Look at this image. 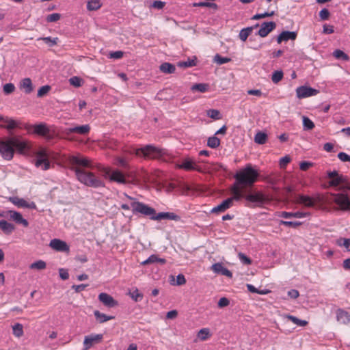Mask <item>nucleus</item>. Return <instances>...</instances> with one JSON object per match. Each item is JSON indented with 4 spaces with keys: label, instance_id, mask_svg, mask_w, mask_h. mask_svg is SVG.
Masks as SVG:
<instances>
[{
    "label": "nucleus",
    "instance_id": "nucleus-1",
    "mask_svg": "<svg viewBox=\"0 0 350 350\" xmlns=\"http://www.w3.org/2000/svg\"><path fill=\"white\" fill-rule=\"evenodd\" d=\"M258 176L257 170L249 164L237 172L234 176L235 178V182L232 185L234 190H237L241 196V200L244 198L247 201V206L252 207L249 203L254 204V206H261L268 200L267 196L261 192H250L249 189L256 182Z\"/></svg>",
    "mask_w": 350,
    "mask_h": 350
},
{
    "label": "nucleus",
    "instance_id": "nucleus-2",
    "mask_svg": "<svg viewBox=\"0 0 350 350\" xmlns=\"http://www.w3.org/2000/svg\"><path fill=\"white\" fill-rule=\"evenodd\" d=\"M68 162L72 165L71 170L75 172L77 178L80 183L88 187L94 188L105 187L103 181L98 178L94 173L77 167L82 166L84 167H91V161L88 158L72 155L69 157Z\"/></svg>",
    "mask_w": 350,
    "mask_h": 350
},
{
    "label": "nucleus",
    "instance_id": "nucleus-3",
    "mask_svg": "<svg viewBox=\"0 0 350 350\" xmlns=\"http://www.w3.org/2000/svg\"><path fill=\"white\" fill-rule=\"evenodd\" d=\"M27 147L26 142L16 137H8L3 141H0V152L2 157L8 161L13 158L15 149L23 152Z\"/></svg>",
    "mask_w": 350,
    "mask_h": 350
},
{
    "label": "nucleus",
    "instance_id": "nucleus-4",
    "mask_svg": "<svg viewBox=\"0 0 350 350\" xmlns=\"http://www.w3.org/2000/svg\"><path fill=\"white\" fill-rule=\"evenodd\" d=\"M135 153L138 157H143L146 159H159L163 154V150L153 146L147 145L143 148L135 149Z\"/></svg>",
    "mask_w": 350,
    "mask_h": 350
},
{
    "label": "nucleus",
    "instance_id": "nucleus-5",
    "mask_svg": "<svg viewBox=\"0 0 350 350\" xmlns=\"http://www.w3.org/2000/svg\"><path fill=\"white\" fill-rule=\"evenodd\" d=\"M231 193L232 194V197L226 199L221 204L213 207L211 212L212 213H224L227 209L230 208L232 206L234 200H235V201L241 200V196L239 194V193L237 190H235V191L234 190L233 185L231 187Z\"/></svg>",
    "mask_w": 350,
    "mask_h": 350
},
{
    "label": "nucleus",
    "instance_id": "nucleus-6",
    "mask_svg": "<svg viewBox=\"0 0 350 350\" xmlns=\"http://www.w3.org/2000/svg\"><path fill=\"white\" fill-rule=\"evenodd\" d=\"M330 200L338 206L342 211H350V196L343 193H330Z\"/></svg>",
    "mask_w": 350,
    "mask_h": 350
},
{
    "label": "nucleus",
    "instance_id": "nucleus-7",
    "mask_svg": "<svg viewBox=\"0 0 350 350\" xmlns=\"http://www.w3.org/2000/svg\"><path fill=\"white\" fill-rule=\"evenodd\" d=\"M131 206L132 207L133 214L141 213L146 216H150L151 219L152 217L156 214V211L154 208L145 204L143 202L135 201L131 203Z\"/></svg>",
    "mask_w": 350,
    "mask_h": 350
},
{
    "label": "nucleus",
    "instance_id": "nucleus-8",
    "mask_svg": "<svg viewBox=\"0 0 350 350\" xmlns=\"http://www.w3.org/2000/svg\"><path fill=\"white\" fill-rule=\"evenodd\" d=\"M327 177L331 179L329 182L331 187H338L340 185H347L348 183L347 176L339 175L336 170L327 172Z\"/></svg>",
    "mask_w": 350,
    "mask_h": 350
},
{
    "label": "nucleus",
    "instance_id": "nucleus-9",
    "mask_svg": "<svg viewBox=\"0 0 350 350\" xmlns=\"http://www.w3.org/2000/svg\"><path fill=\"white\" fill-rule=\"evenodd\" d=\"M177 167L186 171L196 170L199 172H203L202 168L196 165V162L189 157L183 159L182 163L177 165Z\"/></svg>",
    "mask_w": 350,
    "mask_h": 350
},
{
    "label": "nucleus",
    "instance_id": "nucleus-10",
    "mask_svg": "<svg viewBox=\"0 0 350 350\" xmlns=\"http://www.w3.org/2000/svg\"><path fill=\"white\" fill-rule=\"evenodd\" d=\"M319 91L317 89L308 87L299 86L296 89V94L298 98H304L309 96L317 95Z\"/></svg>",
    "mask_w": 350,
    "mask_h": 350
},
{
    "label": "nucleus",
    "instance_id": "nucleus-11",
    "mask_svg": "<svg viewBox=\"0 0 350 350\" xmlns=\"http://www.w3.org/2000/svg\"><path fill=\"white\" fill-rule=\"evenodd\" d=\"M98 300L103 303V304L108 308H114L118 305V302L113 299V297L106 293H101L98 295Z\"/></svg>",
    "mask_w": 350,
    "mask_h": 350
},
{
    "label": "nucleus",
    "instance_id": "nucleus-12",
    "mask_svg": "<svg viewBox=\"0 0 350 350\" xmlns=\"http://www.w3.org/2000/svg\"><path fill=\"white\" fill-rule=\"evenodd\" d=\"M35 165L38 167H40L43 170L49 169L50 162L47 158V155L44 151H40L38 153Z\"/></svg>",
    "mask_w": 350,
    "mask_h": 350
},
{
    "label": "nucleus",
    "instance_id": "nucleus-13",
    "mask_svg": "<svg viewBox=\"0 0 350 350\" xmlns=\"http://www.w3.org/2000/svg\"><path fill=\"white\" fill-rule=\"evenodd\" d=\"M275 27L276 24L275 22H264L261 24L257 34L262 38L266 37L270 32L275 29Z\"/></svg>",
    "mask_w": 350,
    "mask_h": 350
},
{
    "label": "nucleus",
    "instance_id": "nucleus-14",
    "mask_svg": "<svg viewBox=\"0 0 350 350\" xmlns=\"http://www.w3.org/2000/svg\"><path fill=\"white\" fill-rule=\"evenodd\" d=\"M49 246L57 252H69L68 244L60 239H53L50 241Z\"/></svg>",
    "mask_w": 350,
    "mask_h": 350
},
{
    "label": "nucleus",
    "instance_id": "nucleus-15",
    "mask_svg": "<svg viewBox=\"0 0 350 350\" xmlns=\"http://www.w3.org/2000/svg\"><path fill=\"white\" fill-rule=\"evenodd\" d=\"M18 126V124L14 120L8 117L0 115V128L12 130Z\"/></svg>",
    "mask_w": 350,
    "mask_h": 350
},
{
    "label": "nucleus",
    "instance_id": "nucleus-16",
    "mask_svg": "<svg viewBox=\"0 0 350 350\" xmlns=\"http://www.w3.org/2000/svg\"><path fill=\"white\" fill-rule=\"evenodd\" d=\"M109 172V170H107L106 174H109V178L111 181L116 182L120 184H126L127 183L124 174L120 170H113L110 174Z\"/></svg>",
    "mask_w": 350,
    "mask_h": 350
},
{
    "label": "nucleus",
    "instance_id": "nucleus-17",
    "mask_svg": "<svg viewBox=\"0 0 350 350\" xmlns=\"http://www.w3.org/2000/svg\"><path fill=\"white\" fill-rule=\"evenodd\" d=\"M90 126L88 124L77 126L74 127L66 128L64 133L67 135L70 133H78L81 135H85L89 133Z\"/></svg>",
    "mask_w": 350,
    "mask_h": 350
},
{
    "label": "nucleus",
    "instance_id": "nucleus-18",
    "mask_svg": "<svg viewBox=\"0 0 350 350\" xmlns=\"http://www.w3.org/2000/svg\"><path fill=\"white\" fill-rule=\"evenodd\" d=\"M103 338L102 334H92L86 336L84 339L83 345L85 349H89L94 344L98 343Z\"/></svg>",
    "mask_w": 350,
    "mask_h": 350
},
{
    "label": "nucleus",
    "instance_id": "nucleus-19",
    "mask_svg": "<svg viewBox=\"0 0 350 350\" xmlns=\"http://www.w3.org/2000/svg\"><path fill=\"white\" fill-rule=\"evenodd\" d=\"M152 220H161V219H169V220H174L179 221L180 219V217L174 213L171 212H161L158 214H155L154 216L152 217Z\"/></svg>",
    "mask_w": 350,
    "mask_h": 350
},
{
    "label": "nucleus",
    "instance_id": "nucleus-20",
    "mask_svg": "<svg viewBox=\"0 0 350 350\" xmlns=\"http://www.w3.org/2000/svg\"><path fill=\"white\" fill-rule=\"evenodd\" d=\"M211 269L216 273L221 274L222 275L227 276L230 278L232 277V272L227 268L223 266L221 263H215L211 266Z\"/></svg>",
    "mask_w": 350,
    "mask_h": 350
},
{
    "label": "nucleus",
    "instance_id": "nucleus-21",
    "mask_svg": "<svg viewBox=\"0 0 350 350\" xmlns=\"http://www.w3.org/2000/svg\"><path fill=\"white\" fill-rule=\"evenodd\" d=\"M336 314L337 321L345 325L350 323V313L339 308L336 310Z\"/></svg>",
    "mask_w": 350,
    "mask_h": 350
},
{
    "label": "nucleus",
    "instance_id": "nucleus-22",
    "mask_svg": "<svg viewBox=\"0 0 350 350\" xmlns=\"http://www.w3.org/2000/svg\"><path fill=\"white\" fill-rule=\"evenodd\" d=\"M296 38L297 33L295 31H284L277 37V42L280 44L283 41L295 40Z\"/></svg>",
    "mask_w": 350,
    "mask_h": 350
},
{
    "label": "nucleus",
    "instance_id": "nucleus-23",
    "mask_svg": "<svg viewBox=\"0 0 350 350\" xmlns=\"http://www.w3.org/2000/svg\"><path fill=\"white\" fill-rule=\"evenodd\" d=\"M8 213L10 218L13 219L14 221H16V223L22 224L25 227L28 226L29 223L27 220L24 219L20 213L15 211H9Z\"/></svg>",
    "mask_w": 350,
    "mask_h": 350
},
{
    "label": "nucleus",
    "instance_id": "nucleus-24",
    "mask_svg": "<svg viewBox=\"0 0 350 350\" xmlns=\"http://www.w3.org/2000/svg\"><path fill=\"white\" fill-rule=\"evenodd\" d=\"M297 202L306 207H313L315 205V202L313 198L308 196L301 194L298 195Z\"/></svg>",
    "mask_w": 350,
    "mask_h": 350
},
{
    "label": "nucleus",
    "instance_id": "nucleus-25",
    "mask_svg": "<svg viewBox=\"0 0 350 350\" xmlns=\"http://www.w3.org/2000/svg\"><path fill=\"white\" fill-rule=\"evenodd\" d=\"M20 88L26 94H30L33 91V85L30 78H25L20 83Z\"/></svg>",
    "mask_w": 350,
    "mask_h": 350
},
{
    "label": "nucleus",
    "instance_id": "nucleus-26",
    "mask_svg": "<svg viewBox=\"0 0 350 350\" xmlns=\"http://www.w3.org/2000/svg\"><path fill=\"white\" fill-rule=\"evenodd\" d=\"M308 215H309V213H303V212H300V211H297L295 213L283 211V212L280 213V216L282 217H284V218H291V217L302 218Z\"/></svg>",
    "mask_w": 350,
    "mask_h": 350
},
{
    "label": "nucleus",
    "instance_id": "nucleus-27",
    "mask_svg": "<svg viewBox=\"0 0 350 350\" xmlns=\"http://www.w3.org/2000/svg\"><path fill=\"white\" fill-rule=\"evenodd\" d=\"M94 317L96 319V321L99 323H103L107 321L111 320L114 319L113 316H107L105 314L101 313L98 310H95L94 312Z\"/></svg>",
    "mask_w": 350,
    "mask_h": 350
},
{
    "label": "nucleus",
    "instance_id": "nucleus-28",
    "mask_svg": "<svg viewBox=\"0 0 350 350\" xmlns=\"http://www.w3.org/2000/svg\"><path fill=\"white\" fill-rule=\"evenodd\" d=\"M160 70L163 73L172 74L176 70L175 66L172 64L165 62L161 64Z\"/></svg>",
    "mask_w": 350,
    "mask_h": 350
},
{
    "label": "nucleus",
    "instance_id": "nucleus-29",
    "mask_svg": "<svg viewBox=\"0 0 350 350\" xmlns=\"http://www.w3.org/2000/svg\"><path fill=\"white\" fill-rule=\"evenodd\" d=\"M0 228L6 234H10L14 230V226L5 220L0 221Z\"/></svg>",
    "mask_w": 350,
    "mask_h": 350
},
{
    "label": "nucleus",
    "instance_id": "nucleus-30",
    "mask_svg": "<svg viewBox=\"0 0 350 350\" xmlns=\"http://www.w3.org/2000/svg\"><path fill=\"white\" fill-rule=\"evenodd\" d=\"M267 135L265 133L261 131L258 132L254 137V142L256 144L260 145L265 144L267 142Z\"/></svg>",
    "mask_w": 350,
    "mask_h": 350
},
{
    "label": "nucleus",
    "instance_id": "nucleus-31",
    "mask_svg": "<svg viewBox=\"0 0 350 350\" xmlns=\"http://www.w3.org/2000/svg\"><path fill=\"white\" fill-rule=\"evenodd\" d=\"M9 201L18 207L25 208V206H27L26 204V201L24 199L16 196L10 197Z\"/></svg>",
    "mask_w": 350,
    "mask_h": 350
},
{
    "label": "nucleus",
    "instance_id": "nucleus-32",
    "mask_svg": "<svg viewBox=\"0 0 350 350\" xmlns=\"http://www.w3.org/2000/svg\"><path fill=\"white\" fill-rule=\"evenodd\" d=\"M33 128L34 133L38 135H45L49 132V129L44 124H36Z\"/></svg>",
    "mask_w": 350,
    "mask_h": 350
},
{
    "label": "nucleus",
    "instance_id": "nucleus-33",
    "mask_svg": "<svg viewBox=\"0 0 350 350\" xmlns=\"http://www.w3.org/2000/svg\"><path fill=\"white\" fill-rule=\"evenodd\" d=\"M253 31V27H246L242 29L239 34V37L241 40L245 42L249 37V36L252 33Z\"/></svg>",
    "mask_w": 350,
    "mask_h": 350
},
{
    "label": "nucleus",
    "instance_id": "nucleus-34",
    "mask_svg": "<svg viewBox=\"0 0 350 350\" xmlns=\"http://www.w3.org/2000/svg\"><path fill=\"white\" fill-rule=\"evenodd\" d=\"M13 334L18 338L21 337L23 334V326L21 323H16L12 326Z\"/></svg>",
    "mask_w": 350,
    "mask_h": 350
},
{
    "label": "nucleus",
    "instance_id": "nucleus-35",
    "mask_svg": "<svg viewBox=\"0 0 350 350\" xmlns=\"http://www.w3.org/2000/svg\"><path fill=\"white\" fill-rule=\"evenodd\" d=\"M101 7L100 0H88L87 8L88 10H97Z\"/></svg>",
    "mask_w": 350,
    "mask_h": 350
},
{
    "label": "nucleus",
    "instance_id": "nucleus-36",
    "mask_svg": "<svg viewBox=\"0 0 350 350\" xmlns=\"http://www.w3.org/2000/svg\"><path fill=\"white\" fill-rule=\"evenodd\" d=\"M208 84L207 83H196L192 85L191 90L192 91H198L200 92H206L208 89Z\"/></svg>",
    "mask_w": 350,
    "mask_h": 350
},
{
    "label": "nucleus",
    "instance_id": "nucleus-37",
    "mask_svg": "<svg viewBox=\"0 0 350 350\" xmlns=\"http://www.w3.org/2000/svg\"><path fill=\"white\" fill-rule=\"evenodd\" d=\"M46 267V264L44 261L42 260H37L33 263H31L29 266L31 269H38L42 270L44 269Z\"/></svg>",
    "mask_w": 350,
    "mask_h": 350
},
{
    "label": "nucleus",
    "instance_id": "nucleus-38",
    "mask_svg": "<svg viewBox=\"0 0 350 350\" xmlns=\"http://www.w3.org/2000/svg\"><path fill=\"white\" fill-rule=\"evenodd\" d=\"M336 244L338 246L345 247L348 252H350V239L340 238L337 239Z\"/></svg>",
    "mask_w": 350,
    "mask_h": 350
},
{
    "label": "nucleus",
    "instance_id": "nucleus-39",
    "mask_svg": "<svg viewBox=\"0 0 350 350\" xmlns=\"http://www.w3.org/2000/svg\"><path fill=\"white\" fill-rule=\"evenodd\" d=\"M207 145L211 148H216L220 145V140L215 136L208 137Z\"/></svg>",
    "mask_w": 350,
    "mask_h": 350
},
{
    "label": "nucleus",
    "instance_id": "nucleus-40",
    "mask_svg": "<svg viewBox=\"0 0 350 350\" xmlns=\"http://www.w3.org/2000/svg\"><path fill=\"white\" fill-rule=\"evenodd\" d=\"M196 57H195L193 59H188L187 61L180 62L178 63V66L180 68H189L195 66L196 65Z\"/></svg>",
    "mask_w": 350,
    "mask_h": 350
},
{
    "label": "nucleus",
    "instance_id": "nucleus-41",
    "mask_svg": "<svg viewBox=\"0 0 350 350\" xmlns=\"http://www.w3.org/2000/svg\"><path fill=\"white\" fill-rule=\"evenodd\" d=\"M303 126L306 131L312 130L314 128V122L306 116H303Z\"/></svg>",
    "mask_w": 350,
    "mask_h": 350
},
{
    "label": "nucleus",
    "instance_id": "nucleus-42",
    "mask_svg": "<svg viewBox=\"0 0 350 350\" xmlns=\"http://www.w3.org/2000/svg\"><path fill=\"white\" fill-rule=\"evenodd\" d=\"M230 61H231L230 58L226 57H221L219 54H216L213 58V62L217 64L218 65H222V64L228 63Z\"/></svg>",
    "mask_w": 350,
    "mask_h": 350
},
{
    "label": "nucleus",
    "instance_id": "nucleus-43",
    "mask_svg": "<svg viewBox=\"0 0 350 350\" xmlns=\"http://www.w3.org/2000/svg\"><path fill=\"white\" fill-rule=\"evenodd\" d=\"M287 318L290 319L293 323L295 324L299 325V326H306L308 325V322L306 320H301L298 319L296 317L292 316V315H288Z\"/></svg>",
    "mask_w": 350,
    "mask_h": 350
},
{
    "label": "nucleus",
    "instance_id": "nucleus-44",
    "mask_svg": "<svg viewBox=\"0 0 350 350\" xmlns=\"http://www.w3.org/2000/svg\"><path fill=\"white\" fill-rule=\"evenodd\" d=\"M333 56L336 59H341L345 61H348L349 57L348 55L344 53L340 49H336L333 52Z\"/></svg>",
    "mask_w": 350,
    "mask_h": 350
},
{
    "label": "nucleus",
    "instance_id": "nucleus-45",
    "mask_svg": "<svg viewBox=\"0 0 350 350\" xmlns=\"http://www.w3.org/2000/svg\"><path fill=\"white\" fill-rule=\"evenodd\" d=\"M210 336V331L208 328H202L198 333V337L201 340H206Z\"/></svg>",
    "mask_w": 350,
    "mask_h": 350
},
{
    "label": "nucleus",
    "instance_id": "nucleus-46",
    "mask_svg": "<svg viewBox=\"0 0 350 350\" xmlns=\"http://www.w3.org/2000/svg\"><path fill=\"white\" fill-rule=\"evenodd\" d=\"M284 74L282 70H275L273 72L271 76V80L273 83H278L283 78Z\"/></svg>",
    "mask_w": 350,
    "mask_h": 350
},
{
    "label": "nucleus",
    "instance_id": "nucleus-47",
    "mask_svg": "<svg viewBox=\"0 0 350 350\" xmlns=\"http://www.w3.org/2000/svg\"><path fill=\"white\" fill-rule=\"evenodd\" d=\"M70 84L73 85L74 87L79 88L81 86L83 79L79 77H72L69 79Z\"/></svg>",
    "mask_w": 350,
    "mask_h": 350
},
{
    "label": "nucleus",
    "instance_id": "nucleus-48",
    "mask_svg": "<svg viewBox=\"0 0 350 350\" xmlns=\"http://www.w3.org/2000/svg\"><path fill=\"white\" fill-rule=\"evenodd\" d=\"M207 115L212 119L219 120L221 118L220 112L217 109H209L207 111Z\"/></svg>",
    "mask_w": 350,
    "mask_h": 350
},
{
    "label": "nucleus",
    "instance_id": "nucleus-49",
    "mask_svg": "<svg viewBox=\"0 0 350 350\" xmlns=\"http://www.w3.org/2000/svg\"><path fill=\"white\" fill-rule=\"evenodd\" d=\"M130 296L135 301H139L143 298V295L140 293L137 288L129 293Z\"/></svg>",
    "mask_w": 350,
    "mask_h": 350
},
{
    "label": "nucleus",
    "instance_id": "nucleus-50",
    "mask_svg": "<svg viewBox=\"0 0 350 350\" xmlns=\"http://www.w3.org/2000/svg\"><path fill=\"white\" fill-rule=\"evenodd\" d=\"M301 224L300 221H284L281 220L280 221V225H283L285 226L292 227L294 228H297Z\"/></svg>",
    "mask_w": 350,
    "mask_h": 350
},
{
    "label": "nucleus",
    "instance_id": "nucleus-51",
    "mask_svg": "<svg viewBox=\"0 0 350 350\" xmlns=\"http://www.w3.org/2000/svg\"><path fill=\"white\" fill-rule=\"evenodd\" d=\"M61 16H62L61 14L59 13H53V14L48 15L46 18V21L48 23L57 22V21H59L61 18Z\"/></svg>",
    "mask_w": 350,
    "mask_h": 350
},
{
    "label": "nucleus",
    "instance_id": "nucleus-52",
    "mask_svg": "<svg viewBox=\"0 0 350 350\" xmlns=\"http://www.w3.org/2000/svg\"><path fill=\"white\" fill-rule=\"evenodd\" d=\"M50 90H51V86H49V85H46L42 86L38 90L37 96L38 97H42L44 95H46L49 92Z\"/></svg>",
    "mask_w": 350,
    "mask_h": 350
},
{
    "label": "nucleus",
    "instance_id": "nucleus-53",
    "mask_svg": "<svg viewBox=\"0 0 350 350\" xmlns=\"http://www.w3.org/2000/svg\"><path fill=\"white\" fill-rule=\"evenodd\" d=\"M274 14H275L274 11H272L271 12H265L262 14H256L252 16V20H258V19L265 18V17H269V16H273Z\"/></svg>",
    "mask_w": 350,
    "mask_h": 350
},
{
    "label": "nucleus",
    "instance_id": "nucleus-54",
    "mask_svg": "<svg viewBox=\"0 0 350 350\" xmlns=\"http://www.w3.org/2000/svg\"><path fill=\"white\" fill-rule=\"evenodd\" d=\"M238 256L241 262L243 263L244 265H248L252 263V260L243 253L239 252Z\"/></svg>",
    "mask_w": 350,
    "mask_h": 350
},
{
    "label": "nucleus",
    "instance_id": "nucleus-55",
    "mask_svg": "<svg viewBox=\"0 0 350 350\" xmlns=\"http://www.w3.org/2000/svg\"><path fill=\"white\" fill-rule=\"evenodd\" d=\"M40 39L42 40L45 43L49 44L51 46L57 44L58 40L57 38H52L51 37H44Z\"/></svg>",
    "mask_w": 350,
    "mask_h": 350
},
{
    "label": "nucleus",
    "instance_id": "nucleus-56",
    "mask_svg": "<svg viewBox=\"0 0 350 350\" xmlns=\"http://www.w3.org/2000/svg\"><path fill=\"white\" fill-rule=\"evenodd\" d=\"M15 90V86L13 83H6L3 86V92L6 94H9L12 93Z\"/></svg>",
    "mask_w": 350,
    "mask_h": 350
},
{
    "label": "nucleus",
    "instance_id": "nucleus-57",
    "mask_svg": "<svg viewBox=\"0 0 350 350\" xmlns=\"http://www.w3.org/2000/svg\"><path fill=\"white\" fill-rule=\"evenodd\" d=\"M157 260H159V257L155 254H152L150 256H149L148 259L142 262V264L145 265L148 264L157 262Z\"/></svg>",
    "mask_w": 350,
    "mask_h": 350
},
{
    "label": "nucleus",
    "instance_id": "nucleus-58",
    "mask_svg": "<svg viewBox=\"0 0 350 350\" xmlns=\"http://www.w3.org/2000/svg\"><path fill=\"white\" fill-rule=\"evenodd\" d=\"M330 15V13L329 10L326 8L322 9L319 12V17L321 21H325L328 19L329 16Z\"/></svg>",
    "mask_w": 350,
    "mask_h": 350
},
{
    "label": "nucleus",
    "instance_id": "nucleus-59",
    "mask_svg": "<svg viewBox=\"0 0 350 350\" xmlns=\"http://www.w3.org/2000/svg\"><path fill=\"white\" fill-rule=\"evenodd\" d=\"M229 304H230V301L226 297H221V299H219L218 304H217L219 308L226 307Z\"/></svg>",
    "mask_w": 350,
    "mask_h": 350
},
{
    "label": "nucleus",
    "instance_id": "nucleus-60",
    "mask_svg": "<svg viewBox=\"0 0 350 350\" xmlns=\"http://www.w3.org/2000/svg\"><path fill=\"white\" fill-rule=\"evenodd\" d=\"M116 162H117V165H120V167H122L123 168H128V167H129L128 162L124 158L118 157L116 159Z\"/></svg>",
    "mask_w": 350,
    "mask_h": 350
},
{
    "label": "nucleus",
    "instance_id": "nucleus-61",
    "mask_svg": "<svg viewBox=\"0 0 350 350\" xmlns=\"http://www.w3.org/2000/svg\"><path fill=\"white\" fill-rule=\"evenodd\" d=\"M338 158L343 161V162H346V161H349L350 162V156L348 155L347 153L345 152H340L338 154Z\"/></svg>",
    "mask_w": 350,
    "mask_h": 350
},
{
    "label": "nucleus",
    "instance_id": "nucleus-62",
    "mask_svg": "<svg viewBox=\"0 0 350 350\" xmlns=\"http://www.w3.org/2000/svg\"><path fill=\"white\" fill-rule=\"evenodd\" d=\"M124 53L121 51L111 52L109 54V57L113 59H120L123 57Z\"/></svg>",
    "mask_w": 350,
    "mask_h": 350
},
{
    "label": "nucleus",
    "instance_id": "nucleus-63",
    "mask_svg": "<svg viewBox=\"0 0 350 350\" xmlns=\"http://www.w3.org/2000/svg\"><path fill=\"white\" fill-rule=\"evenodd\" d=\"M165 3L161 1H154L152 4V7L158 10L163 9L165 6Z\"/></svg>",
    "mask_w": 350,
    "mask_h": 350
},
{
    "label": "nucleus",
    "instance_id": "nucleus-64",
    "mask_svg": "<svg viewBox=\"0 0 350 350\" xmlns=\"http://www.w3.org/2000/svg\"><path fill=\"white\" fill-rule=\"evenodd\" d=\"M59 277L62 280H65L68 279L69 273H68V271L66 269L61 268V269H59Z\"/></svg>",
    "mask_w": 350,
    "mask_h": 350
}]
</instances>
